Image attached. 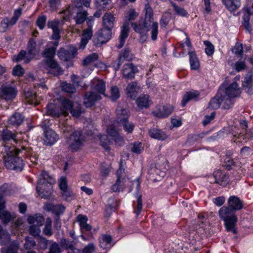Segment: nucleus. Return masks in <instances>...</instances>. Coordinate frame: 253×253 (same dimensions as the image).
Segmentation results:
<instances>
[{
	"mask_svg": "<svg viewBox=\"0 0 253 253\" xmlns=\"http://www.w3.org/2000/svg\"><path fill=\"white\" fill-rule=\"evenodd\" d=\"M145 17L143 21L138 23H132V26L135 31L140 34V40L141 42H145L148 38L147 32L150 31L153 41L157 39L158 34V23L154 21L152 9L148 4L145 7Z\"/></svg>",
	"mask_w": 253,
	"mask_h": 253,
	"instance_id": "1",
	"label": "nucleus"
},
{
	"mask_svg": "<svg viewBox=\"0 0 253 253\" xmlns=\"http://www.w3.org/2000/svg\"><path fill=\"white\" fill-rule=\"evenodd\" d=\"M91 91L85 93L84 103L86 107H90L101 98V95H105L106 85L101 79L94 78L90 83Z\"/></svg>",
	"mask_w": 253,
	"mask_h": 253,
	"instance_id": "2",
	"label": "nucleus"
},
{
	"mask_svg": "<svg viewBox=\"0 0 253 253\" xmlns=\"http://www.w3.org/2000/svg\"><path fill=\"white\" fill-rule=\"evenodd\" d=\"M6 155L4 156L5 166L8 169L21 171L23 168V160L17 155L22 153L14 146H5Z\"/></svg>",
	"mask_w": 253,
	"mask_h": 253,
	"instance_id": "3",
	"label": "nucleus"
},
{
	"mask_svg": "<svg viewBox=\"0 0 253 253\" xmlns=\"http://www.w3.org/2000/svg\"><path fill=\"white\" fill-rule=\"evenodd\" d=\"M218 215L221 219L224 221V225L227 231L236 233V225L238 218L235 211L229 207L223 206L218 211Z\"/></svg>",
	"mask_w": 253,
	"mask_h": 253,
	"instance_id": "4",
	"label": "nucleus"
},
{
	"mask_svg": "<svg viewBox=\"0 0 253 253\" xmlns=\"http://www.w3.org/2000/svg\"><path fill=\"white\" fill-rule=\"evenodd\" d=\"M55 183L54 179L45 171L40 175L37 190L39 195L44 198H48L51 193L52 185Z\"/></svg>",
	"mask_w": 253,
	"mask_h": 253,
	"instance_id": "5",
	"label": "nucleus"
},
{
	"mask_svg": "<svg viewBox=\"0 0 253 253\" xmlns=\"http://www.w3.org/2000/svg\"><path fill=\"white\" fill-rule=\"evenodd\" d=\"M62 113L64 116L68 115L70 111L72 115L74 117H79L84 112L81 104L77 102H73L72 101L64 98L62 100Z\"/></svg>",
	"mask_w": 253,
	"mask_h": 253,
	"instance_id": "6",
	"label": "nucleus"
},
{
	"mask_svg": "<svg viewBox=\"0 0 253 253\" xmlns=\"http://www.w3.org/2000/svg\"><path fill=\"white\" fill-rule=\"evenodd\" d=\"M116 113L118 123L122 125L126 132L131 133L134 129V125L127 121L128 115L127 110L121 106H118L116 110Z\"/></svg>",
	"mask_w": 253,
	"mask_h": 253,
	"instance_id": "7",
	"label": "nucleus"
},
{
	"mask_svg": "<svg viewBox=\"0 0 253 253\" xmlns=\"http://www.w3.org/2000/svg\"><path fill=\"white\" fill-rule=\"evenodd\" d=\"M81 5L77 4L75 7H69L67 9L63 11L64 14V18L67 20L68 17L74 12H77V16L74 18L77 24L83 23L86 18L87 13L86 11L82 10L80 8Z\"/></svg>",
	"mask_w": 253,
	"mask_h": 253,
	"instance_id": "8",
	"label": "nucleus"
},
{
	"mask_svg": "<svg viewBox=\"0 0 253 253\" xmlns=\"http://www.w3.org/2000/svg\"><path fill=\"white\" fill-rule=\"evenodd\" d=\"M77 53V48L75 46L71 45L67 50L64 48L60 49L58 52V56L61 60L67 62L66 66L69 68L73 66L72 59L75 57Z\"/></svg>",
	"mask_w": 253,
	"mask_h": 253,
	"instance_id": "9",
	"label": "nucleus"
},
{
	"mask_svg": "<svg viewBox=\"0 0 253 253\" xmlns=\"http://www.w3.org/2000/svg\"><path fill=\"white\" fill-rule=\"evenodd\" d=\"M84 142V139L81 132L79 130L75 131L68 139L67 142L70 148L73 150L80 149Z\"/></svg>",
	"mask_w": 253,
	"mask_h": 253,
	"instance_id": "10",
	"label": "nucleus"
},
{
	"mask_svg": "<svg viewBox=\"0 0 253 253\" xmlns=\"http://www.w3.org/2000/svg\"><path fill=\"white\" fill-rule=\"evenodd\" d=\"M240 89L239 87V85L236 82H234L229 85L227 87L224 88L222 86L218 92V96L221 94V96L222 97L223 94L226 95L228 97L234 98L238 96L240 94Z\"/></svg>",
	"mask_w": 253,
	"mask_h": 253,
	"instance_id": "11",
	"label": "nucleus"
},
{
	"mask_svg": "<svg viewBox=\"0 0 253 253\" xmlns=\"http://www.w3.org/2000/svg\"><path fill=\"white\" fill-rule=\"evenodd\" d=\"M16 95L15 88L7 84H3L0 89V98L5 100H12Z\"/></svg>",
	"mask_w": 253,
	"mask_h": 253,
	"instance_id": "12",
	"label": "nucleus"
},
{
	"mask_svg": "<svg viewBox=\"0 0 253 253\" xmlns=\"http://www.w3.org/2000/svg\"><path fill=\"white\" fill-rule=\"evenodd\" d=\"M45 65L48 69V73L53 76H58L63 73V70L54 59L44 60Z\"/></svg>",
	"mask_w": 253,
	"mask_h": 253,
	"instance_id": "13",
	"label": "nucleus"
},
{
	"mask_svg": "<svg viewBox=\"0 0 253 253\" xmlns=\"http://www.w3.org/2000/svg\"><path fill=\"white\" fill-rule=\"evenodd\" d=\"M138 72L136 67L132 63H127L124 65L122 70L123 77L127 80H131L135 77V74Z\"/></svg>",
	"mask_w": 253,
	"mask_h": 253,
	"instance_id": "14",
	"label": "nucleus"
},
{
	"mask_svg": "<svg viewBox=\"0 0 253 253\" xmlns=\"http://www.w3.org/2000/svg\"><path fill=\"white\" fill-rule=\"evenodd\" d=\"M111 36V30L104 28L97 33L94 42L97 45L104 43L110 39Z\"/></svg>",
	"mask_w": 253,
	"mask_h": 253,
	"instance_id": "15",
	"label": "nucleus"
},
{
	"mask_svg": "<svg viewBox=\"0 0 253 253\" xmlns=\"http://www.w3.org/2000/svg\"><path fill=\"white\" fill-rule=\"evenodd\" d=\"M173 107L170 105L160 106L156 110L153 112V114L156 117L159 118L167 117L173 111Z\"/></svg>",
	"mask_w": 253,
	"mask_h": 253,
	"instance_id": "16",
	"label": "nucleus"
},
{
	"mask_svg": "<svg viewBox=\"0 0 253 253\" xmlns=\"http://www.w3.org/2000/svg\"><path fill=\"white\" fill-rule=\"evenodd\" d=\"M21 14V9L19 8L15 10L14 15L9 20L8 19H3L0 23V27L3 31H5L9 26L15 24Z\"/></svg>",
	"mask_w": 253,
	"mask_h": 253,
	"instance_id": "17",
	"label": "nucleus"
},
{
	"mask_svg": "<svg viewBox=\"0 0 253 253\" xmlns=\"http://www.w3.org/2000/svg\"><path fill=\"white\" fill-rule=\"evenodd\" d=\"M120 129L115 125L109 126L107 129L108 134L119 144L123 142V138L119 134Z\"/></svg>",
	"mask_w": 253,
	"mask_h": 253,
	"instance_id": "18",
	"label": "nucleus"
},
{
	"mask_svg": "<svg viewBox=\"0 0 253 253\" xmlns=\"http://www.w3.org/2000/svg\"><path fill=\"white\" fill-rule=\"evenodd\" d=\"M62 101H61L60 106H57L54 104H49L46 108V114L47 115L51 116L53 117H59L61 115H64L62 113Z\"/></svg>",
	"mask_w": 253,
	"mask_h": 253,
	"instance_id": "19",
	"label": "nucleus"
},
{
	"mask_svg": "<svg viewBox=\"0 0 253 253\" xmlns=\"http://www.w3.org/2000/svg\"><path fill=\"white\" fill-rule=\"evenodd\" d=\"M43 141L46 145H52L58 140V135L52 129H47L44 130Z\"/></svg>",
	"mask_w": 253,
	"mask_h": 253,
	"instance_id": "20",
	"label": "nucleus"
},
{
	"mask_svg": "<svg viewBox=\"0 0 253 253\" xmlns=\"http://www.w3.org/2000/svg\"><path fill=\"white\" fill-rule=\"evenodd\" d=\"M228 207L234 211H239L243 209L242 201L237 196H231L228 199Z\"/></svg>",
	"mask_w": 253,
	"mask_h": 253,
	"instance_id": "21",
	"label": "nucleus"
},
{
	"mask_svg": "<svg viewBox=\"0 0 253 253\" xmlns=\"http://www.w3.org/2000/svg\"><path fill=\"white\" fill-rule=\"evenodd\" d=\"M92 36V30L91 27H88L87 29L84 30L81 41L79 44V48L84 49L85 47L89 40L91 39Z\"/></svg>",
	"mask_w": 253,
	"mask_h": 253,
	"instance_id": "22",
	"label": "nucleus"
},
{
	"mask_svg": "<svg viewBox=\"0 0 253 253\" xmlns=\"http://www.w3.org/2000/svg\"><path fill=\"white\" fill-rule=\"evenodd\" d=\"M136 103L140 109H143L149 108L152 102L148 95H142L136 99Z\"/></svg>",
	"mask_w": 253,
	"mask_h": 253,
	"instance_id": "23",
	"label": "nucleus"
},
{
	"mask_svg": "<svg viewBox=\"0 0 253 253\" xmlns=\"http://www.w3.org/2000/svg\"><path fill=\"white\" fill-rule=\"evenodd\" d=\"M244 11L245 12L243 16V24L245 29L249 32L251 31V28L250 26L249 20L250 16L253 14V6H246L244 8Z\"/></svg>",
	"mask_w": 253,
	"mask_h": 253,
	"instance_id": "24",
	"label": "nucleus"
},
{
	"mask_svg": "<svg viewBox=\"0 0 253 253\" xmlns=\"http://www.w3.org/2000/svg\"><path fill=\"white\" fill-rule=\"evenodd\" d=\"M28 52L27 53V57L30 56L31 59L33 57L38 54L40 50V46L37 45L35 41L33 40H30L27 45Z\"/></svg>",
	"mask_w": 253,
	"mask_h": 253,
	"instance_id": "25",
	"label": "nucleus"
},
{
	"mask_svg": "<svg viewBox=\"0 0 253 253\" xmlns=\"http://www.w3.org/2000/svg\"><path fill=\"white\" fill-rule=\"evenodd\" d=\"M129 31V24L128 22H125L121 32V34L119 37V44L118 45L119 48H122L125 42L126 39L127 38Z\"/></svg>",
	"mask_w": 253,
	"mask_h": 253,
	"instance_id": "26",
	"label": "nucleus"
},
{
	"mask_svg": "<svg viewBox=\"0 0 253 253\" xmlns=\"http://www.w3.org/2000/svg\"><path fill=\"white\" fill-rule=\"evenodd\" d=\"M149 135L151 137L159 140H165L167 139L169 136L164 131L156 128H152L149 129Z\"/></svg>",
	"mask_w": 253,
	"mask_h": 253,
	"instance_id": "27",
	"label": "nucleus"
},
{
	"mask_svg": "<svg viewBox=\"0 0 253 253\" xmlns=\"http://www.w3.org/2000/svg\"><path fill=\"white\" fill-rule=\"evenodd\" d=\"M24 117L19 113H15L12 115L8 120L9 126L17 127L21 125L23 122Z\"/></svg>",
	"mask_w": 253,
	"mask_h": 253,
	"instance_id": "28",
	"label": "nucleus"
},
{
	"mask_svg": "<svg viewBox=\"0 0 253 253\" xmlns=\"http://www.w3.org/2000/svg\"><path fill=\"white\" fill-rule=\"evenodd\" d=\"M59 22L57 20H52L48 22L47 27L53 30L52 38L53 39L58 40L60 39V30L59 28Z\"/></svg>",
	"mask_w": 253,
	"mask_h": 253,
	"instance_id": "29",
	"label": "nucleus"
},
{
	"mask_svg": "<svg viewBox=\"0 0 253 253\" xmlns=\"http://www.w3.org/2000/svg\"><path fill=\"white\" fill-rule=\"evenodd\" d=\"M138 88L137 83L135 82L128 84L126 89V92L127 96L134 99L137 96Z\"/></svg>",
	"mask_w": 253,
	"mask_h": 253,
	"instance_id": "30",
	"label": "nucleus"
},
{
	"mask_svg": "<svg viewBox=\"0 0 253 253\" xmlns=\"http://www.w3.org/2000/svg\"><path fill=\"white\" fill-rule=\"evenodd\" d=\"M27 220L30 226H41L43 225L44 218L40 214H37L29 216Z\"/></svg>",
	"mask_w": 253,
	"mask_h": 253,
	"instance_id": "31",
	"label": "nucleus"
},
{
	"mask_svg": "<svg viewBox=\"0 0 253 253\" xmlns=\"http://www.w3.org/2000/svg\"><path fill=\"white\" fill-rule=\"evenodd\" d=\"M5 208V202L3 198L0 196V219H1L3 222L7 223L10 219L11 215L8 211H3Z\"/></svg>",
	"mask_w": 253,
	"mask_h": 253,
	"instance_id": "32",
	"label": "nucleus"
},
{
	"mask_svg": "<svg viewBox=\"0 0 253 253\" xmlns=\"http://www.w3.org/2000/svg\"><path fill=\"white\" fill-rule=\"evenodd\" d=\"M1 137L2 140L4 141L5 144L4 149H5V146H8L7 141H11L16 143L17 141L16 136L15 134L12 133L10 130L5 129L1 133Z\"/></svg>",
	"mask_w": 253,
	"mask_h": 253,
	"instance_id": "33",
	"label": "nucleus"
},
{
	"mask_svg": "<svg viewBox=\"0 0 253 253\" xmlns=\"http://www.w3.org/2000/svg\"><path fill=\"white\" fill-rule=\"evenodd\" d=\"M25 100L30 104L37 105L39 103V98L37 96L35 91L28 90L25 92Z\"/></svg>",
	"mask_w": 253,
	"mask_h": 253,
	"instance_id": "34",
	"label": "nucleus"
},
{
	"mask_svg": "<svg viewBox=\"0 0 253 253\" xmlns=\"http://www.w3.org/2000/svg\"><path fill=\"white\" fill-rule=\"evenodd\" d=\"M44 209L47 211H52L57 215L62 213L65 207L61 205H54L52 204H47L44 205Z\"/></svg>",
	"mask_w": 253,
	"mask_h": 253,
	"instance_id": "35",
	"label": "nucleus"
},
{
	"mask_svg": "<svg viewBox=\"0 0 253 253\" xmlns=\"http://www.w3.org/2000/svg\"><path fill=\"white\" fill-rule=\"evenodd\" d=\"M98 58L97 54L95 53H92L86 56L83 61V65L84 67V70H85L88 66H92L95 61Z\"/></svg>",
	"mask_w": 253,
	"mask_h": 253,
	"instance_id": "36",
	"label": "nucleus"
},
{
	"mask_svg": "<svg viewBox=\"0 0 253 253\" xmlns=\"http://www.w3.org/2000/svg\"><path fill=\"white\" fill-rule=\"evenodd\" d=\"M190 67L192 70H197L200 67L199 61L194 51L189 50L188 51Z\"/></svg>",
	"mask_w": 253,
	"mask_h": 253,
	"instance_id": "37",
	"label": "nucleus"
},
{
	"mask_svg": "<svg viewBox=\"0 0 253 253\" xmlns=\"http://www.w3.org/2000/svg\"><path fill=\"white\" fill-rule=\"evenodd\" d=\"M223 1L226 8L231 11L236 10L241 5L240 0H223Z\"/></svg>",
	"mask_w": 253,
	"mask_h": 253,
	"instance_id": "38",
	"label": "nucleus"
},
{
	"mask_svg": "<svg viewBox=\"0 0 253 253\" xmlns=\"http://www.w3.org/2000/svg\"><path fill=\"white\" fill-rule=\"evenodd\" d=\"M211 178H214V182L220 185L222 184L223 182L226 181L228 179V176L220 170L215 171L213 175H211Z\"/></svg>",
	"mask_w": 253,
	"mask_h": 253,
	"instance_id": "39",
	"label": "nucleus"
},
{
	"mask_svg": "<svg viewBox=\"0 0 253 253\" xmlns=\"http://www.w3.org/2000/svg\"><path fill=\"white\" fill-rule=\"evenodd\" d=\"M19 248V244L16 242L14 241L11 242L7 247L2 249V253H18V251Z\"/></svg>",
	"mask_w": 253,
	"mask_h": 253,
	"instance_id": "40",
	"label": "nucleus"
},
{
	"mask_svg": "<svg viewBox=\"0 0 253 253\" xmlns=\"http://www.w3.org/2000/svg\"><path fill=\"white\" fill-rule=\"evenodd\" d=\"M253 85L252 73L249 72L243 81V86L246 89H248L249 93H252L251 87Z\"/></svg>",
	"mask_w": 253,
	"mask_h": 253,
	"instance_id": "41",
	"label": "nucleus"
},
{
	"mask_svg": "<svg viewBox=\"0 0 253 253\" xmlns=\"http://www.w3.org/2000/svg\"><path fill=\"white\" fill-rule=\"evenodd\" d=\"M114 18L111 14H105L103 17V22L104 25V28L111 29L113 26V22Z\"/></svg>",
	"mask_w": 253,
	"mask_h": 253,
	"instance_id": "42",
	"label": "nucleus"
},
{
	"mask_svg": "<svg viewBox=\"0 0 253 253\" xmlns=\"http://www.w3.org/2000/svg\"><path fill=\"white\" fill-rule=\"evenodd\" d=\"M220 95L221 98V102L222 103L223 107L225 109H228L232 107L233 104L232 98L231 97H228L226 95L223 94L222 97Z\"/></svg>",
	"mask_w": 253,
	"mask_h": 253,
	"instance_id": "43",
	"label": "nucleus"
},
{
	"mask_svg": "<svg viewBox=\"0 0 253 253\" xmlns=\"http://www.w3.org/2000/svg\"><path fill=\"white\" fill-rule=\"evenodd\" d=\"M217 96L218 94L215 97L211 99L209 103V108L213 109H216L219 107L220 104L221 103V98L220 97V95H219V96Z\"/></svg>",
	"mask_w": 253,
	"mask_h": 253,
	"instance_id": "44",
	"label": "nucleus"
},
{
	"mask_svg": "<svg viewBox=\"0 0 253 253\" xmlns=\"http://www.w3.org/2000/svg\"><path fill=\"white\" fill-rule=\"evenodd\" d=\"M199 95L198 92H187L184 95L183 99L182 100V104L183 106H184L187 102L190 100L196 98Z\"/></svg>",
	"mask_w": 253,
	"mask_h": 253,
	"instance_id": "45",
	"label": "nucleus"
},
{
	"mask_svg": "<svg viewBox=\"0 0 253 253\" xmlns=\"http://www.w3.org/2000/svg\"><path fill=\"white\" fill-rule=\"evenodd\" d=\"M55 52V48L54 47H50L45 49L43 53V57L45 58L44 60L54 59Z\"/></svg>",
	"mask_w": 253,
	"mask_h": 253,
	"instance_id": "46",
	"label": "nucleus"
},
{
	"mask_svg": "<svg viewBox=\"0 0 253 253\" xmlns=\"http://www.w3.org/2000/svg\"><path fill=\"white\" fill-rule=\"evenodd\" d=\"M112 241L111 237L109 235H103L100 241V246L103 249L108 248Z\"/></svg>",
	"mask_w": 253,
	"mask_h": 253,
	"instance_id": "47",
	"label": "nucleus"
},
{
	"mask_svg": "<svg viewBox=\"0 0 253 253\" xmlns=\"http://www.w3.org/2000/svg\"><path fill=\"white\" fill-rule=\"evenodd\" d=\"M63 91L69 93H73L76 91V88L73 84L64 82L62 83L61 86Z\"/></svg>",
	"mask_w": 253,
	"mask_h": 253,
	"instance_id": "48",
	"label": "nucleus"
},
{
	"mask_svg": "<svg viewBox=\"0 0 253 253\" xmlns=\"http://www.w3.org/2000/svg\"><path fill=\"white\" fill-rule=\"evenodd\" d=\"M51 219L47 218L45 221V227L43 229V233L47 236H51L52 234L51 230Z\"/></svg>",
	"mask_w": 253,
	"mask_h": 253,
	"instance_id": "49",
	"label": "nucleus"
},
{
	"mask_svg": "<svg viewBox=\"0 0 253 253\" xmlns=\"http://www.w3.org/2000/svg\"><path fill=\"white\" fill-rule=\"evenodd\" d=\"M120 96V93L119 88L116 86H112L110 89V98L115 101L118 99Z\"/></svg>",
	"mask_w": 253,
	"mask_h": 253,
	"instance_id": "50",
	"label": "nucleus"
},
{
	"mask_svg": "<svg viewBox=\"0 0 253 253\" xmlns=\"http://www.w3.org/2000/svg\"><path fill=\"white\" fill-rule=\"evenodd\" d=\"M99 140L102 147L106 150L109 151L110 148L108 146V145L110 143V140L107 138V136L106 135H100Z\"/></svg>",
	"mask_w": 253,
	"mask_h": 253,
	"instance_id": "51",
	"label": "nucleus"
},
{
	"mask_svg": "<svg viewBox=\"0 0 253 253\" xmlns=\"http://www.w3.org/2000/svg\"><path fill=\"white\" fill-rule=\"evenodd\" d=\"M62 196L63 198L67 201H71L75 198L73 192L70 188L62 192Z\"/></svg>",
	"mask_w": 253,
	"mask_h": 253,
	"instance_id": "52",
	"label": "nucleus"
},
{
	"mask_svg": "<svg viewBox=\"0 0 253 253\" xmlns=\"http://www.w3.org/2000/svg\"><path fill=\"white\" fill-rule=\"evenodd\" d=\"M26 242L24 245V248L26 250H31V248L36 246V242L31 238L27 237Z\"/></svg>",
	"mask_w": 253,
	"mask_h": 253,
	"instance_id": "53",
	"label": "nucleus"
},
{
	"mask_svg": "<svg viewBox=\"0 0 253 253\" xmlns=\"http://www.w3.org/2000/svg\"><path fill=\"white\" fill-rule=\"evenodd\" d=\"M204 43L206 46L205 52L209 56L211 55L214 52L213 45L208 41H204Z\"/></svg>",
	"mask_w": 253,
	"mask_h": 253,
	"instance_id": "54",
	"label": "nucleus"
},
{
	"mask_svg": "<svg viewBox=\"0 0 253 253\" xmlns=\"http://www.w3.org/2000/svg\"><path fill=\"white\" fill-rule=\"evenodd\" d=\"M143 150V146L141 142H135L133 143L131 148V151L133 153L139 154L141 153Z\"/></svg>",
	"mask_w": 253,
	"mask_h": 253,
	"instance_id": "55",
	"label": "nucleus"
},
{
	"mask_svg": "<svg viewBox=\"0 0 253 253\" xmlns=\"http://www.w3.org/2000/svg\"><path fill=\"white\" fill-rule=\"evenodd\" d=\"M59 186L62 192L69 189L67 184V179L65 176H62L59 181Z\"/></svg>",
	"mask_w": 253,
	"mask_h": 253,
	"instance_id": "56",
	"label": "nucleus"
},
{
	"mask_svg": "<svg viewBox=\"0 0 253 253\" xmlns=\"http://www.w3.org/2000/svg\"><path fill=\"white\" fill-rule=\"evenodd\" d=\"M137 13L133 10L130 9L126 14L125 19L126 21L134 20L137 16Z\"/></svg>",
	"mask_w": 253,
	"mask_h": 253,
	"instance_id": "57",
	"label": "nucleus"
},
{
	"mask_svg": "<svg viewBox=\"0 0 253 253\" xmlns=\"http://www.w3.org/2000/svg\"><path fill=\"white\" fill-rule=\"evenodd\" d=\"M46 20V17L44 15H42L38 18L36 23L40 29L42 30L44 28Z\"/></svg>",
	"mask_w": 253,
	"mask_h": 253,
	"instance_id": "58",
	"label": "nucleus"
},
{
	"mask_svg": "<svg viewBox=\"0 0 253 253\" xmlns=\"http://www.w3.org/2000/svg\"><path fill=\"white\" fill-rule=\"evenodd\" d=\"M122 186V182L119 178H117L116 183L112 187V190L113 192H120L123 189Z\"/></svg>",
	"mask_w": 253,
	"mask_h": 253,
	"instance_id": "59",
	"label": "nucleus"
},
{
	"mask_svg": "<svg viewBox=\"0 0 253 253\" xmlns=\"http://www.w3.org/2000/svg\"><path fill=\"white\" fill-rule=\"evenodd\" d=\"M23 59H25V63H28L31 59L29 56L27 57V53L25 51H22L18 54L16 61H19Z\"/></svg>",
	"mask_w": 253,
	"mask_h": 253,
	"instance_id": "60",
	"label": "nucleus"
},
{
	"mask_svg": "<svg viewBox=\"0 0 253 253\" xmlns=\"http://www.w3.org/2000/svg\"><path fill=\"white\" fill-rule=\"evenodd\" d=\"M61 244L64 248L68 249L69 250L74 248L73 242L67 240L66 239L63 238L61 239Z\"/></svg>",
	"mask_w": 253,
	"mask_h": 253,
	"instance_id": "61",
	"label": "nucleus"
},
{
	"mask_svg": "<svg viewBox=\"0 0 253 253\" xmlns=\"http://www.w3.org/2000/svg\"><path fill=\"white\" fill-rule=\"evenodd\" d=\"M12 74L14 76H21L24 74V69L20 65H17L13 68Z\"/></svg>",
	"mask_w": 253,
	"mask_h": 253,
	"instance_id": "62",
	"label": "nucleus"
},
{
	"mask_svg": "<svg viewBox=\"0 0 253 253\" xmlns=\"http://www.w3.org/2000/svg\"><path fill=\"white\" fill-rule=\"evenodd\" d=\"M40 226H30L29 227V232L30 233L34 236H38L41 230L40 229Z\"/></svg>",
	"mask_w": 253,
	"mask_h": 253,
	"instance_id": "63",
	"label": "nucleus"
},
{
	"mask_svg": "<svg viewBox=\"0 0 253 253\" xmlns=\"http://www.w3.org/2000/svg\"><path fill=\"white\" fill-rule=\"evenodd\" d=\"M61 250L60 247L56 243H53L49 248L48 253H60Z\"/></svg>",
	"mask_w": 253,
	"mask_h": 253,
	"instance_id": "64",
	"label": "nucleus"
}]
</instances>
